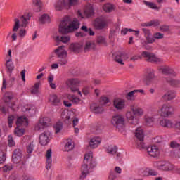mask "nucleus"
Masks as SVG:
<instances>
[{
	"instance_id": "obj_1",
	"label": "nucleus",
	"mask_w": 180,
	"mask_h": 180,
	"mask_svg": "<svg viewBox=\"0 0 180 180\" xmlns=\"http://www.w3.org/2000/svg\"><path fill=\"white\" fill-rule=\"evenodd\" d=\"M78 29H79V22L77 19L71 21L69 18H66L60 22L58 32L60 34H68Z\"/></svg>"
},
{
	"instance_id": "obj_2",
	"label": "nucleus",
	"mask_w": 180,
	"mask_h": 180,
	"mask_svg": "<svg viewBox=\"0 0 180 180\" xmlns=\"http://www.w3.org/2000/svg\"><path fill=\"white\" fill-rule=\"evenodd\" d=\"M95 168L96 167V162L94 160V155L92 152L86 153L84 156V160L83 161V165H82V174L80 175V179H85L86 176L89 174V169L88 168Z\"/></svg>"
},
{
	"instance_id": "obj_3",
	"label": "nucleus",
	"mask_w": 180,
	"mask_h": 180,
	"mask_svg": "<svg viewBox=\"0 0 180 180\" xmlns=\"http://www.w3.org/2000/svg\"><path fill=\"white\" fill-rule=\"evenodd\" d=\"M131 111L126 113V117L131 124H139V117H141L144 115V110L140 107H131Z\"/></svg>"
},
{
	"instance_id": "obj_4",
	"label": "nucleus",
	"mask_w": 180,
	"mask_h": 180,
	"mask_svg": "<svg viewBox=\"0 0 180 180\" xmlns=\"http://www.w3.org/2000/svg\"><path fill=\"white\" fill-rule=\"evenodd\" d=\"M142 57L145 58L146 61L148 63H153L155 64H158V63H161V59L157 58L155 55L151 52L148 51H142L141 56H134L131 57L130 61H137V60H141Z\"/></svg>"
},
{
	"instance_id": "obj_5",
	"label": "nucleus",
	"mask_w": 180,
	"mask_h": 180,
	"mask_svg": "<svg viewBox=\"0 0 180 180\" xmlns=\"http://www.w3.org/2000/svg\"><path fill=\"white\" fill-rule=\"evenodd\" d=\"M53 51L58 58V63L60 65H65V64L68 63V59H67L68 52L64 49V46H58V49H55Z\"/></svg>"
},
{
	"instance_id": "obj_6",
	"label": "nucleus",
	"mask_w": 180,
	"mask_h": 180,
	"mask_svg": "<svg viewBox=\"0 0 180 180\" xmlns=\"http://www.w3.org/2000/svg\"><path fill=\"white\" fill-rule=\"evenodd\" d=\"M142 81L147 86L150 85V84H154L157 81L155 71L151 68L148 69L147 73L143 75Z\"/></svg>"
},
{
	"instance_id": "obj_7",
	"label": "nucleus",
	"mask_w": 180,
	"mask_h": 180,
	"mask_svg": "<svg viewBox=\"0 0 180 180\" xmlns=\"http://www.w3.org/2000/svg\"><path fill=\"white\" fill-rule=\"evenodd\" d=\"M81 82L78 79H69L67 80L66 84L70 88L71 92H77L78 95H80V96H82V94L81 93V91H79V84Z\"/></svg>"
},
{
	"instance_id": "obj_8",
	"label": "nucleus",
	"mask_w": 180,
	"mask_h": 180,
	"mask_svg": "<svg viewBox=\"0 0 180 180\" xmlns=\"http://www.w3.org/2000/svg\"><path fill=\"white\" fill-rule=\"evenodd\" d=\"M111 122L116 129L120 130V129L124 128L126 121L124 120V116L122 115H116L112 117Z\"/></svg>"
},
{
	"instance_id": "obj_9",
	"label": "nucleus",
	"mask_w": 180,
	"mask_h": 180,
	"mask_svg": "<svg viewBox=\"0 0 180 180\" xmlns=\"http://www.w3.org/2000/svg\"><path fill=\"white\" fill-rule=\"evenodd\" d=\"M154 167L162 171H171L174 168L172 164L165 161L155 162Z\"/></svg>"
},
{
	"instance_id": "obj_10",
	"label": "nucleus",
	"mask_w": 180,
	"mask_h": 180,
	"mask_svg": "<svg viewBox=\"0 0 180 180\" xmlns=\"http://www.w3.org/2000/svg\"><path fill=\"white\" fill-rule=\"evenodd\" d=\"M50 122H51V120H50L49 117L41 118L39 122L35 125V130L37 131L44 130V129L50 126Z\"/></svg>"
},
{
	"instance_id": "obj_11",
	"label": "nucleus",
	"mask_w": 180,
	"mask_h": 180,
	"mask_svg": "<svg viewBox=\"0 0 180 180\" xmlns=\"http://www.w3.org/2000/svg\"><path fill=\"white\" fill-rule=\"evenodd\" d=\"M93 25L94 27L96 30H103V29H105L108 25V24L106 23V20H105V19H103V18L102 17L96 18L94 20Z\"/></svg>"
},
{
	"instance_id": "obj_12",
	"label": "nucleus",
	"mask_w": 180,
	"mask_h": 180,
	"mask_svg": "<svg viewBox=\"0 0 180 180\" xmlns=\"http://www.w3.org/2000/svg\"><path fill=\"white\" fill-rule=\"evenodd\" d=\"M159 113L162 117H168V116L172 115L171 105L169 104H163L159 110Z\"/></svg>"
},
{
	"instance_id": "obj_13",
	"label": "nucleus",
	"mask_w": 180,
	"mask_h": 180,
	"mask_svg": "<svg viewBox=\"0 0 180 180\" xmlns=\"http://www.w3.org/2000/svg\"><path fill=\"white\" fill-rule=\"evenodd\" d=\"M83 47L84 45L81 42H74L69 46V50L75 54H79V53H81Z\"/></svg>"
},
{
	"instance_id": "obj_14",
	"label": "nucleus",
	"mask_w": 180,
	"mask_h": 180,
	"mask_svg": "<svg viewBox=\"0 0 180 180\" xmlns=\"http://www.w3.org/2000/svg\"><path fill=\"white\" fill-rule=\"evenodd\" d=\"M146 151L148 152V155H150V157H153V158L160 155V149L155 146L148 147Z\"/></svg>"
},
{
	"instance_id": "obj_15",
	"label": "nucleus",
	"mask_w": 180,
	"mask_h": 180,
	"mask_svg": "<svg viewBox=\"0 0 180 180\" xmlns=\"http://www.w3.org/2000/svg\"><path fill=\"white\" fill-rule=\"evenodd\" d=\"M22 150L20 149H15L13 153V162L14 164H19L20 161H22Z\"/></svg>"
},
{
	"instance_id": "obj_16",
	"label": "nucleus",
	"mask_w": 180,
	"mask_h": 180,
	"mask_svg": "<svg viewBox=\"0 0 180 180\" xmlns=\"http://www.w3.org/2000/svg\"><path fill=\"white\" fill-rule=\"evenodd\" d=\"M142 30L146 39V44H151L152 43H154V41H155V39L153 38V35L151 34L150 30L143 28Z\"/></svg>"
},
{
	"instance_id": "obj_17",
	"label": "nucleus",
	"mask_w": 180,
	"mask_h": 180,
	"mask_svg": "<svg viewBox=\"0 0 180 180\" xmlns=\"http://www.w3.org/2000/svg\"><path fill=\"white\" fill-rule=\"evenodd\" d=\"M49 101L53 106H60L62 105L61 98L58 97L56 94L50 96Z\"/></svg>"
},
{
	"instance_id": "obj_18",
	"label": "nucleus",
	"mask_w": 180,
	"mask_h": 180,
	"mask_svg": "<svg viewBox=\"0 0 180 180\" xmlns=\"http://www.w3.org/2000/svg\"><path fill=\"white\" fill-rule=\"evenodd\" d=\"M50 139H49V134L47 132H44L39 136V143L41 146H47Z\"/></svg>"
},
{
	"instance_id": "obj_19",
	"label": "nucleus",
	"mask_w": 180,
	"mask_h": 180,
	"mask_svg": "<svg viewBox=\"0 0 180 180\" xmlns=\"http://www.w3.org/2000/svg\"><path fill=\"white\" fill-rule=\"evenodd\" d=\"M159 71L165 75H175V71L168 66H163L159 68Z\"/></svg>"
},
{
	"instance_id": "obj_20",
	"label": "nucleus",
	"mask_w": 180,
	"mask_h": 180,
	"mask_svg": "<svg viewBox=\"0 0 180 180\" xmlns=\"http://www.w3.org/2000/svg\"><path fill=\"white\" fill-rule=\"evenodd\" d=\"M124 101L120 98H115L113 101L114 108H116L117 110H122L124 108Z\"/></svg>"
},
{
	"instance_id": "obj_21",
	"label": "nucleus",
	"mask_w": 180,
	"mask_h": 180,
	"mask_svg": "<svg viewBox=\"0 0 180 180\" xmlns=\"http://www.w3.org/2000/svg\"><path fill=\"white\" fill-rule=\"evenodd\" d=\"M160 124L162 127H166L167 129H172V127H174V122L168 119L161 120Z\"/></svg>"
},
{
	"instance_id": "obj_22",
	"label": "nucleus",
	"mask_w": 180,
	"mask_h": 180,
	"mask_svg": "<svg viewBox=\"0 0 180 180\" xmlns=\"http://www.w3.org/2000/svg\"><path fill=\"white\" fill-rule=\"evenodd\" d=\"M166 82L169 84L171 86H174V88H179L180 86V81L176 80L175 79H172V77H166Z\"/></svg>"
},
{
	"instance_id": "obj_23",
	"label": "nucleus",
	"mask_w": 180,
	"mask_h": 180,
	"mask_svg": "<svg viewBox=\"0 0 180 180\" xmlns=\"http://www.w3.org/2000/svg\"><path fill=\"white\" fill-rule=\"evenodd\" d=\"M51 149H49L46 151V169H50L51 168V164L53 162V160L51 158Z\"/></svg>"
},
{
	"instance_id": "obj_24",
	"label": "nucleus",
	"mask_w": 180,
	"mask_h": 180,
	"mask_svg": "<svg viewBox=\"0 0 180 180\" xmlns=\"http://www.w3.org/2000/svg\"><path fill=\"white\" fill-rule=\"evenodd\" d=\"M101 138H93L90 140L89 146L91 148H96L101 144Z\"/></svg>"
},
{
	"instance_id": "obj_25",
	"label": "nucleus",
	"mask_w": 180,
	"mask_h": 180,
	"mask_svg": "<svg viewBox=\"0 0 180 180\" xmlns=\"http://www.w3.org/2000/svg\"><path fill=\"white\" fill-rule=\"evenodd\" d=\"M163 101H172V99H174L175 98V92L174 91H168L165 95L162 96Z\"/></svg>"
},
{
	"instance_id": "obj_26",
	"label": "nucleus",
	"mask_w": 180,
	"mask_h": 180,
	"mask_svg": "<svg viewBox=\"0 0 180 180\" xmlns=\"http://www.w3.org/2000/svg\"><path fill=\"white\" fill-rule=\"evenodd\" d=\"M65 6V0H59L54 4L56 11H63Z\"/></svg>"
},
{
	"instance_id": "obj_27",
	"label": "nucleus",
	"mask_w": 180,
	"mask_h": 180,
	"mask_svg": "<svg viewBox=\"0 0 180 180\" xmlns=\"http://www.w3.org/2000/svg\"><path fill=\"white\" fill-rule=\"evenodd\" d=\"M6 67L8 70V72H10V77L12 75V71L15 70V65H13V62L12 59L10 58L6 62Z\"/></svg>"
},
{
	"instance_id": "obj_28",
	"label": "nucleus",
	"mask_w": 180,
	"mask_h": 180,
	"mask_svg": "<svg viewBox=\"0 0 180 180\" xmlns=\"http://www.w3.org/2000/svg\"><path fill=\"white\" fill-rule=\"evenodd\" d=\"M13 93L12 92H6L4 97L3 101L5 102V103H9L12 99H13Z\"/></svg>"
},
{
	"instance_id": "obj_29",
	"label": "nucleus",
	"mask_w": 180,
	"mask_h": 180,
	"mask_svg": "<svg viewBox=\"0 0 180 180\" xmlns=\"http://www.w3.org/2000/svg\"><path fill=\"white\" fill-rule=\"evenodd\" d=\"M95 43L94 41H87L86 42L85 46H84V51L85 53L88 51H91V50H95Z\"/></svg>"
},
{
	"instance_id": "obj_30",
	"label": "nucleus",
	"mask_w": 180,
	"mask_h": 180,
	"mask_svg": "<svg viewBox=\"0 0 180 180\" xmlns=\"http://www.w3.org/2000/svg\"><path fill=\"white\" fill-rule=\"evenodd\" d=\"M56 41H61L62 43H68L70 40H71V37L70 36H62L60 37V36L56 37Z\"/></svg>"
},
{
	"instance_id": "obj_31",
	"label": "nucleus",
	"mask_w": 180,
	"mask_h": 180,
	"mask_svg": "<svg viewBox=\"0 0 180 180\" xmlns=\"http://www.w3.org/2000/svg\"><path fill=\"white\" fill-rule=\"evenodd\" d=\"M32 4L34 6L37 8V12H41V8H43V3L41 0H33Z\"/></svg>"
},
{
	"instance_id": "obj_32",
	"label": "nucleus",
	"mask_w": 180,
	"mask_h": 180,
	"mask_svg": "<svg viewBox=\"0 0 180 180\" xmlns=\"http://www.w3.org/2000/svg\"><path fill=\"white\" fill-rule=\"evenodd\" d=\"M124 56H127L126 53H120V55H117L115 58L114 60L116 63H118V64H120L121 65H124V63H123V59H122V57H124Z\"/></svg>"
},
{
	"instance_id": "obj_33",
	"label": "nucleus",
	"mask_w": 180,
	"mask_h": 180,
	"mask_svg": "<svg viewBox=\"0 0 180 180\" xmlns=\"http://www.w3.org/2000/svg\"><path fill=\"white\" fill-rule=\"evenodd\" d=\"M135 136L138 140H144V131L141 128H138L136 130Z\"/></svg>"
},
{
	"instance_id": "obj_34",
	"label": "nucleus",
	"mask_w": 180,
	"mask_h": 180,
	"mask_svg": "<svg viewBox=\"0 0 180 180\" xmlns=\"http://www.w3.org/2000/svg\"><path fill=\"white\" fill-rule=\"evenodd\" d=\"M39 22L42 24L50 23V15L43 14L39 19Z\"/></svg>"
},
{
	"instance_id": "obj_35",
	"label": "nucleus",
	"mask_w": 180,
	"mask_h": 180,
	"mask_svg": "<svg viewBox=\"0 0 180 180\" xmlns=\"http://www.w3.org/2000/svg\"><path fill=\"white\" fill-rule=\"evenodd\" d=\"M84 15L86 18H92L94 15H95V12H94V8L92 7H88L84 11Z\"/></svg>"
},
{
	"instance_id": "obj_36",
	"label": "nucleus",
	"mask_w": 180,
	"mask_h": 180,
	"mask_svg": "<svg viewBox=\"0 0 180 180\" xmlns=\"http://www.w3.org/2000/svg\"><path fill=\"white\" fill-rule=\"evenodd\" d=\"M103 9L105 12H108V13L110 12H112L113 10L115 9V7L113 6V4H105L103 6Z\"/></svg>"
},
{
	"instance_id": "obj_37",
	"label": "nucleus",
	"mask_w": 180,
	"mask_h": 180,
	"mask_svg": "<svg viewBox=\"0 0 180 180\" xmlns=\"http://www.w3.org/2000/svg\"><path fill=\"white\" fill-rule=\"evenodd\" d=\"M143 3L150 9H155L158 11H160V7L157 6V5L153 2L144 1Z\"/></svg>"
},
{
	"instance_id": "obj_38",
	"label": "nucleus",
	"mask_w": 180,
	"mask_h": 180,
	"mask_svg": "<svg viewBox=\"0 0 180 180\" xmlns=\"http://www.w3.org/2000/svg\"><path fill=\"white\" fill-rule=\"evenodd\" d=\"M20 20L22 22V27H25V26L27 25V20H30V16H29L28 14H25L24 15L21 16Z\"/></svg>"
},
{
	"instance_id": "obj_39",
	"label": "nucleus",
	"mask_w": 180,
	"mask_h": 180,
	"mask_svg": "<svg viewBox=\"0 0 180 180\" xmlns=\"http://www.w3.org/2000/svg\"><path fill=\"white\" fill-rule=\"evenodd\" d=\"M155 119L153 116L150 115H146L145 116V122L149 126H151V124H154Z\"/></svg>"
},
{
	"instance_id": "obj_40",
	"label": "nucleus",
	"mask_w": 180,
	"mask_h": 180,
	"mask_svg": "<svg viewBox=\"0 0 180 180\" xmlns=\"http://www.w3.org/2000/svg\"><path fill=\"white\" fill-rule=\"evenodd\" d=\"M73 148L74 144H72V141H68L65 146V151H71V150H73Z\"/></svg>"
},
{
	"instance_id": "obj_41",
	"label": "nucleus",
	"mask_w": 180,
	"mask_h": 180,
	"mask_svg": "<svg viewBox=\"0 0 180 180\" xmlns=\"http://www.w3.org/2000/svg\"><path fill=\"white\" fill-rule=\"evenodd\" d=\"M91 109L94 112V113H103V108L99 106H96L95 105H91Z\"/></svg>"
},
{
	"instance_id": "obj_42",
	"label": "nucleus",
	"mask_w": 180,
	"mask_h": 180,
	"mask_svg": "<svg viewBox=\"0 0 180 180\" xmlns=\"http://www.w3.org/2000/svg\"><path fill=\"white\" fill-rule=\"evenodd\" d=\"M56 133H60L63 130V122H58L54 126Z\"/></svg>"
},
{
	"instance_id": "obj_43",
	"label": "nucleus",
	"mask_w": 180,
	"mask_h": 180,
	"mask_svg": "<svg viewBox=\"0 0 180 180\" xmlns=\"http://www.w3.org/2000/svg\"><path fill=\"white\" fill-rule=\"evenodd\" d=\"M14 22L15 24L13 28V32H18V30H19V27H20V21L19 20V19L15 18Z\"/></svg>"
},
{
	"instance_id": "obj_44",
	"label": "nucleus",
	"mask_w": 180,
	"mask_h": 180,
	"mask_svg": "<svg viewBox=\"0 0 180 180\" xmlns=\"http://www.w3.org/2000/svg\"><path fill=\"white\" fill-rule=\"evenodd\" d=\"M34 150V143L33 141L30 142L28 146H27V153L28 154H32Z\"/></svg>"
},
{
	"instance_id": "obj_45",
	"label": "nucleus",
	"mask_w": 180,
	"mask_h": 180,
	"mask_svg": "<svg viewBox=\"0 0 180 180\" xmlns=\"http://www.w3.org/2000/svg\"><path fill=\"white\" fill-rule=\"evenodd\" d=\"M30 110H34V106L31 105H24L22 108V112H30Z\"/></svg>"
},
{
	"instance_id": "obj_46",
	"label": "nucleus",
	"mask_w": 180,
	"mask_h": 180,
	"mask_svg": "<svg viewBox=\"0 0 180 180\" xmlns=\"http://www.w3.org/2000/svg\"><path fill=\"white\" fill-rule=\"evenodd\" d=\"M39 88H40V83H36L31 90V94H39Z\"/></svg>"
},
{
	"instance_id": "obj_47",
	"label": "nucleus",
	"mask_w": 180,
	"mask_h": 180,
	"mask_svg": "<svg viewBox=\"0 0 180 180\" xmlns=\"http://www.w3.org/2000/svg\"><path fill=\"white\" fill-rule=\"evenodd\" d=\"M139 174L141 176H148V168L140 169L139 170Z\"/></svg>"
},
{
	"instance_id": "obj_48",
	"label": "nucleus",
	"mask_w": 180,
	"mask_h": 180,
	"mask_svg": "<svg viewBox=\"0 0 180 180\" xmlns=\"http://www.w3.org/2000/svg\"><path fill=\"white\" fill-rule=\"evenodd\" d=\"M134 94H137V90L129 92L126 96L127 99H128V101H131V99L134 98Z\"/></svg>"
},
{
	"instance_id": "obj_49",
	"label": "nucleus",
	"mask_w": 180,
	"mask_h": 180,
	"mask_svg": "<svg viewBox=\"0 0 180 180\" xmlns=\"http://www.w3.org/2000/svg\"><path fill=\"white\" fill-rule=\"evenodd\" d=\"M98 44H106V39L103 36H98L96 39Z\"/></svg>"
},
{
	"instance_id": "obj_50",
	"label": "nucleus",
	"mask_w": 180,
	"mask_h": 180,
	"mask_svg": "<svg viewBox=\"0 0 180 180\" xmlns=\"http://www.w3.org/2000/svg\"><path fill=\"white\" fill-rule=\"evenodd\" d=\"M8 143L9 147H15V141L13 140L12 135L8 136Z\"/></svg>"
},
{
	"instance_id": "obj_51",
	"label": "nucleus",
	"mask_w": 180,
	"mask_h": 180,
	"mask_svg": "<svg viewBox=\"0 0 180 180\" xmlns=\"http://www.w3.org/2000/svg\"><path fill=\"white\" fill-rule=\"evenodd\" d=\"M15 133L18 137H22L25 133V130L23 129L15 128Z\"/></svg>"
},
{
	"instance_id": "obj_52",
	"label": "nucleus",
	"mask_w": 180,
	"mask_h": 180,
	"mask_svg": "<svg viewBox=\"0 0 180 180\" xmlns=\"http://www.w3.org/2000/svg\"><path fill=\"white\" fill-rule=\"evenodd\" d=\"M107 151L109 154H116L117 153V147H108Z\"/></svg>"
},
{
	"instance_id": "obj_53",
	"label": "nucleus",
	"mask_w": 180,
	"mask_h": 180,
	"mask_svg": "<svg viewBox=\"0 0 180 180\" xmlns=\"http://www.w3.org/2000/svg\"><path fill=\"white\" fill-rule=\"evenodd\" d=\"M6 161V155L5 153L0 150V164H4Z\"/></svg>"
},
{
	"instance_id": "obj_54",
	"label": "nucleus",
	"mask_w": 180,
	"mask_h": 180,
	"mask_svg": "<svg viewBox=\"0 0 180 180\" xmlns=\"http://www.w3.org/2000/svg\"><path fill=\"white\" fill-rule=\"evenodd\" d=\"M23 122H26L27 123V119L26 117H20L17 119L16 124H23Z\"/></svg>"
},
{
	"instance_id": "obj_55",
	"label": "nucleus",
	"mask_w": 180,
	"mask_h": 180,
	"mask_svg": "<svg viewBox=\"0 0 180 180\" xmlns=\"http://www.w3.org/2000/svg\"><path fill=\"white\" fill-rule=\"evenodd\" d=\"M158 172L148 168V176H157Z\"/></svg>"
},
{
	"instance_id": "obj_56",
	"label": "nucleus",
	"mask_w": 180,
	"mask_h": 180,
	"mask_svg": "<svg viewBox=\"0 0 180 180\" xmlns=\"http://www.w3.org/2000/svg\"><path fill=\"white\" fill-rule=\"evenodd\" d=\"M95 129L96 131H101V130H103V124H102V122H97Z\"/></svg>"
},
{
	"instance_id": "obj_57",
	"label": "nucleus",
	"mask_w": 180,
	"mask_h": 180,
	"mask_svg": "<svg viewBox=\"0 0 180 180\" xmlns=\"http://www.w3.org/2000/svg\"><path fill=\"white\" fill-rule=\"evenodd\" d=\"M13 120H15V116L9 115L8 117V127H12V124L13 123Z\"/></svg>"
},
{
	"instance_id": "obj_58",
	"label": "nucleus",
	"mask_w": 180,
	"mask_h": 180,
	"mask_svg": "<svg viewBox=\"0 0 180 180\" xmlns=\"http://www.w3.org/2000/svg\"><path fill=\"white\" fill-rule=\"evenodd\" d=\"M170 147H171L172 148H176H176H179L180 144H179V143H177V142L175 141H172L170 143Z\"/></svg>"
},
{
	"instance_id": "obj_59",
	"label": "nucleus",
	"mask_w": 180,
	"mask_h": 180,
	"mask_svg": "<svg viewBox=\"0 0 180 180\" xmlns=\"http://www.w3.org/2000/svg\"><path fill=\"white\" fill-rule=\"evenodd\" d=\"M143 141V140H139V141H137L139 148H146V143H144V141Z\"/></svg>"
},
{
	"instance_id": "obj_60",
	"label": "nucleus",
	"mask_w": 180,
	"mask_h": 180,
	"mask_svg": "<svg viewBox=\"0 0 180 180\" xmlns=\"http://www.w3.org/2000/svg\"><path fill=\"white\" fill-rule=\"evenodd\" d=\"M71 101L73 103H75L77 105V104L79 103V102H81V98L73 96H72Z\"/></svg>"
},
{
	"instance_id": "obj_61",
	"label": "nucleus",
	"mask_w": 180,
	"mask_h": 180,
	"mask_svg": "<svg viewBox=\"0 0 180 180\" xmlns=\"http://www.w3.org/2000/svg\"><path fill=\"white\" fill-rule=\"evenodd\" d=\"M154 39H164V34L156 32L154 34Z\"/></svg>"
},
{
	"instance_id": "obj_62",
	"label": "nucleus",
	"mask_w": 180,
	"mask_h": 180,
	"mask_svg": "<svg viewBox=\"0 0 180 180\" xmlns=\"http://www.w3.org/2000/svg\"><path fill=\"white\" fill-rule=\"evenodd\" d=\"M160 25V22L158 20H151L149 22V26H158Z\"/></svg>"
},
{
	"instance_id": "obj_63",
	"label": "nucleus",
	"mask_w": 180,
	"mask_h": 180,
	"mask_svg": "<svg viewBox=\"0 0 180 180\" xmlns=\"http://www.w3.org/2000/svg\"><path fill=\"white\" fill-rule=\"evenodd\" d=\"M160 30L161 32H168V30H169V27L168 25H161L160 27Z\"/></svg>"
},
{
	"instance_id": "obj_64",
	"label": "nucleus",
	"mask_w": 180,
	"mask_h": 180,
	"mask_svg": "<svg viewBox=\"0 0 180 180\" xmlns=\"http://www.w3.org/2000/svg\"><path fill=\"white\" fill-rule=\"evenodd\" d=\"M20 37H25L26 36V30L22 29L19 31Z\"/></svg>"
}]
</instances>
